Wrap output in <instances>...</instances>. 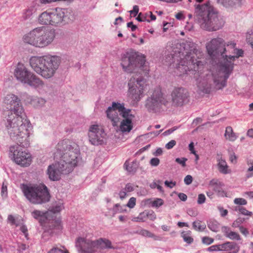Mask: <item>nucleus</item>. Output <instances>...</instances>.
<instances>
[{
  "mask_svg": "<svg viewBox=\"0 0 253 253\" xmlns=\"http://www.w3.org/2000/svg\"><path fill=\"white\" fill-rule=\"evenodd\" d=\"M193 178L191 175H186L184 179V183L186 185H189L192 182Z\"/></svg>",
  "mask_w": 253,
  "mask_h": 253,
  "instance_id": "nucleus-58",
  "label": "nucleus"
},
{
  "mask_svg": "<svg viewBox=\"0 0 253 253\" xmlns=\"http://www.w3.org/2000/svg\"><path fill=\"white\" fill-rule=\"evenodd\" d=\"M74 16L71 9L68 8H56L51 12V26L61 27L71 23Z\"/></svg>",
  "mask_w": 253,
  "mask_h": 253,
  "instance_id": "nucleus-13",
  "label": "nucleus"
},
{
  "mask_svg": "<svg viewBox=\"0 0 253 253\" xmlns=\"http://www.w3.org/2000/svg\"><path fill=\"white\" fill-rule=\"evenodd\" d=\"M241 214L245 215H249L251 216L252 215V212L250 211L246 210V208L242 207L241 209H240V212Z\"/></svg>",
  "mask_w": 253,
  "mask_h": 253,
  "instance_id": "nucleus-57",
  "label": "nucleus"
},
{
  "mask_svg": "<svg viewBox=\"0 0 253 253\" xmlns=\"http://www.w3.org/2000/svg\"><path fill=\"white\" fill-rule=\"evenodd\" d=\"M234 203L236 205H246L247 204V201L241 198H235L234 200Z\"/></svg>",
  "mask_w": 253,
  "mask_h": 253,
  "instance_id": "nucleus-44",
  "label": "nucleus"
},
{
  "mask_svg": "<svg viewBox=\"0 0 253 253\" xmlns=\"http://www.w3.org/2000/svg\"><path fill=\"white\" fill-rule=\"evenodd\" d=\"M181 236L184 241L189 245L192 244L194 241L193 238L191 237V232L189 230L182 232Z\"/></svg>",
  "mask_w": 253,
  "mask_h": 253,
  "instance_id": "nucleus-32",
  "label": "nucleus"
},
{
  "mask_svg": "<svg viewBox=\"0 0 253 253\" xmlns=\"http://www.w3.org/2000/svg\"><path fill=\"white\" fill-rule=\"evenodd\" d=\"M24 148L17 144L11 146L10 151L13 153L14 160L17 164L22 167H28L31 163L32 157L29 153L23 150Z\"/></svg>",
  "mask_w": 253,
  "mask_h": 253,
  "instance_id": "nucleus-15",
  "label": "nucleus"
},
{
  "mask_svg": "<svg viewBox=\"0 0 253 253\" xmlns=\"http://www.w3.org/2000/svg\"><path fill=\"white\" fill-rule=\"evenodd\" d=\"M164 204V201L162 199L157 198L152 202V207L158 208Z\"/></svg>",
  "mask_w": 253,
  "mask_h": 253,
  "instance_id": "nucleus-42",
  "label": "nucleus"
},
{
  "mask_svg": "<svg viewBox=\"0 0 253 253\" xmlns=\"http://www.w3.org/2000/svg\"><path fill=\"white\" fill-rule=\"evenodd\" d=\"M202 240L203 244L207 245L212 244L214 241L213 239L207 236L203 237Z\"/></svg>",
  "mask_w": 253,
  "mask_h": 253,
  "instance_id": "nucleus-46",
  "label": "nucleus"
},
{
  "mask_svg": "<svg viewBox=\"0 0 253 253\" xmlns=\"http://www.w3.org/2000/svg\"><path fill=\"white\" fill-rule=\"evenodd\" d=\"M136 204V198L134 197H131L129 199L126 206L130 208H133Z\"/></svg>",
  "mask_w": 253,
  "mask_h": 253,
  "instance_id": "nucleus-48",
  "label": "nucleus"
},
{
  "mask_svg": "<svg viewBox=\"0 0 253 253\" xmlns=\"http://www.w3.org/2000/svg\"><path fill=\"white\" fill-rule=\"evenodd\" d=\"M200 221H194L193 222V228L196 230H198L199 231H203L205 230V229L206 227V226L205 224H202L201 225Z\"/></svg>",
  "mask_w": 253,
  "mask_h": 253,
  "instance_id": "nucleus-35",
  "label": "nucleus"
},
{
  "mask_svg": "<svg viewBox=\"0 0 253 253\" xmlns=\"http://www.w3.org/2000/svg\"><path fill=\"white\" fill-rule=\"evenodd\" d=\"M145 212H141L137 217H133L131 220L134 222H144L145 220Z\"/></svg>",
  "mask_w": 253,
  "mask_h": 253,
  "instance_id": "nucleus-38",
  "label": "nucleus"
},
{
  "mask_svg": "<svg viewBox=\"0 0 253 253\" xmlns=\"http://www.w3.org/2000/svg\"><path fill=\"white\" fill-rule=\"evenodd\" d=\"M206 197L204 194H200L198 195L197 203L198 204H202L205 202Z\"/></svg>",
  "mask_w": 253,
  "mask_h": 253,
  "instance_id": "nucleus-54",
  "label": "nucleus"
},
{
  "mask_svg": "<svg viewBox=\"0 0 253 253\" xmlns=\"http://www.w3.org/2000/svg\"><path fill=\"white\" fill-rule=\"evenodd\" d=\"M14 77L21 83L35 88H42L44 83L32 72L29 71L22 64L18 63L15 69Z\"/></svg>",
  "mask_w": 253,
  "mask_h": 253,
  "instance_id": "nucleus-10",
  "label": "nucleus"
},
{
  "mask_svg": "<svg viewBox=\"0 0 253 253\" xmlns=\"http://www.w3.org/2000/svg\"><path fill=\"white\" fill-rule=\"evenodd\" d=\"M131 110L129 109H126L121 114H120L124 119H130L132 120L134 116L130 113Z\"/></svg>",
  "mask_w": 253,
  "mask_h": 253,
  "instance_id": "nucleus-34",
  "label": "nucleus"
},
{
  "mask_svg": "<svg viewBox=\"0 0 253 253\" xmlns=\"http://www.w3.org/2000/svg\"><path fill=\"white\" fill-rule=\"evenodd\" d=\"M1 195L3 198L7 197V183L3 182L1 188Z\"/></svg>",
  "mask_w": 253,
  "mask_h": 253,
  "instance_id": "nucleus-40",
  "label": "nucleus"
},
{
  "mask_svg": "<svg viewBox=\"0 0 253 253\" xmlns=\"http://www.w3.org/2000/svg\"><path fill=\"white\" fill-rule=\"evenodd\" d=\"M138 165V163L136 161H133L130 164L127 161H126L124 167L128 172L134 173L137 170Z\"/></svg>",
  "mask_w": 253,
  "mask_h": 253,
  "instance_id": "nucleus-26",
  "label": "nucleus"
},
{
  "mask_svg": "<svg viewBox=\"0 0 253 253\" xmlns=\"http://www.w3.org/2000/svg\"><path fill=\"white\" fill-rule=\"evenodd\" d=\"M187 213L191 216H196L197 215V212L193 209H189L187 210Z\"/></svg>",
  "mask_w": 253,
  "mask_h": 253,
  "instance_id": "nucleus-60",
  "label": "nucleus"
},
{
  "mask_svg": "<svg viewBox=\"0 0 253 253\" xmlns=\"http://www.w3.org/2000/svg\"><path fill=\"white\" fill-rule=\"evenodd\" d=\"M245 0H227L224 2L223 6L226 8L241 7L244 3Z\"/></svg>",
  "mask_w": 253,
  "mask_h": 253,
  "instance_id": "nucleus-28",
  "label": "nucleus"
},
{
  "mask_svg": "<svg viewBox=\"0 0 253 253\" xmlns=\"http://www.w3.org/2000/svg\"><path fill=\"white\" fill-rule=\"evenodd\" d=\"M168 103L161 89L156 88L146 100L145 106L148 112L156 113L161 111L163 106L166 107Z\"/></svg>",
  "mask_w": 253,
  "mask_h": 253,
  "instance_id": "nucleus-11",
  "label": "nucleus"
},
{
  "mask_svg": "<svg viewBox=\"0 0 253 253\" xmlns=\"http://www.w3.org/2000/svg\"><path fill=\"white\" fill-rule=\"evenodd\" d=\"M8 221L12 224V225H15L16 226L18 225V224L16 223L15 219L13 216L12 215H9L8 216L7 218Z\"/></svg>",
  "mask_w": 253,
  "mask_h": 253,
  "instance_id": "nucleus-61",
  "label": "nucleus"
},
{
  "mask_svg": "<svg viewBox=\"0 0 253 253\" xmlns=\"http://www.w3.org/2000/svg\"><path fill=\"white\" fill-rule=\"evenodd\" d=\"M187 161V159L186 158H177L175 159V162L178 164L181 165L183 167H185L186 166V162Z\"/></svg>",
  "mask_w": 253,
  "mask_h": 253,
  "instance_id": "nucleus-47",
  "label": "nucleus"
},
{
  "mask_svg": "<svg viewBox=\"0 0 253 253\" xmlns=\"http://www.w3.org/2000/svg\"><path fill=\"white\" fill-rule=\"evenodd\" d=\"M222 231L224 233V235L231 240H240L241 238L240 235L235 232L231 231L230 228L227 226H223Z\"/></svg>",
  "mask_w": 253,
  "mask_h": 253,
  "instance_id": "nucleus-24",
  "label": "nucleus"
},
{
  "mask_svg": "<svg viewBox=\"0 0 253 253\" xmlns=\"http://www.w3.org/2000/svg\"><path fill=\"white\" fill-rule=\"evenodd\" d=\"M39 22L42 25H51V12L44 11L39 16Z\"/></svg>",
  "mask_w": 253,
  "mask_h": 253,
  "instance_id": "nucleus-23",
  "label": "nucleus"
},
{
  "mask_svg": "<svg viewBox=\"0 0 253 253\" xmlns=\"http://www.w3.org/2000/svg\"><path fill=\"white\" fill-rule=\"evenodd\" d=\"M127 192H130L134 190V185L132 183H127L124 188Z\"/></svg>",
  "mask_w": 253,
  "mask_h": 253,
  "instance_id": "nucleus-51",
  "label": "nucleus"
},
{
  "mask_svg": "<svg viewBox=\"0 0 253 253\" xmlns=\"http://www.w3.org/2000/svg\"><path fill=\"white\" fill-rule=\"evenodd\" d=\"M22 190L26 198L34 204L45 203L50 198L48 188L44 184L34 186L23 184Z\"/></svg>",
  "mask_w": 253,
  "mask_h": 253,
  "instance_id": "nucleus-9",
  "label": "nucleus"
},
{
  "mask_svg": "<svg viewBox=\"0 0 253 253\" xmlns=\"http://www.w3.org/2000/svg\"><path fill=\"white\" fill-rule=\"evenodd\" d=\"M65 250L63 251L57 247H53L47 252V253H65Z\"/></svg>",
  "mask_w": 253,
  "mask_h": 253,
  "instance_id": "nucleus-50",
  "label": "nucleus"
},
{
  "mask_svg": "<svg viewBox=\"0 0 253 253\" xmlns=\"http://www.w3.org/2000/svg\"><path fill=\"white\" fill-rule=\"evenodd\" d=\"M120 128L123 132H129L132 128V120L123 119L121 123Z\"/></svg>",
  "mask_w": 253,
  "mask_h": 253,
  "instance_id": "nucleus-25",
  "label": "nucleus"
},
{
  "mask_svg": "<svg viewBox=\"0 0 253 253\" xmlns=\"http://www.w3.org/2000/svg\"><path fill=\"white\" fill-rule=\"evenodd\" d=\"M219 171L223 174H227L230 172V170L228 169V166L226 161L221 158L218 159L217 164Z\"/></svg>",
  "mask_w": 253,
  "mask_h": 253,
  "instance_id": "nucleus-27",
  "label": "nucleus"
},
{
  "mask_svg": "<svg viewBox=\"0 0 253 253\" xmlns=\"http://www.w3.org/2000/svg\"><path fill=\"white\" fill-rule=\"evenodd\" d=\"M195 21L200 27L209 31H215L224 24L223 17L209 1L203 4L195 5Z\"/></svg>",
  "mask_w": 253,
  "mask_h": 253,
  "instance_id": "nucleus-2",
  "label": "nucleus"
},
{
  "mask_svg": "<svg viewBox=\"0 0 253 253\" xmlns=\"http://www.w3.org/2000/svg\"><path fill=\"white\" fill-rule=\"evenodd\" d=\"M220 251H229L233 250L231 253H238L240 250V247L238 244L234 242H226L219 244Z\"/></svg>",
  "mask_w": 253,
  "mask_h": 253,
  "instance_id": "nucleus-22",
  "label": "nucleus"
},
{
  "mask_svg": "<svg viewBox=\"0 0 253 253\" xmlns=\"http://www.w3.org/2000/svg\"><path fill=\"white\" fill-rule=\"evenodd\" d=\"M209 185L212 187L213 191L219 197H227L226 192L223 190L224 183L218 179H212L209 182Z\"/></svg>",
  "mask_w": 253,
  "mask_h": 253,
  "instance_id": "nucleus-21",
  "label": "nucleus"
},
{
  "mask_svg": "<svg viewBox=\"0 0 253 253\" xmlns=\"http://www.w3.org/2000/svg\"><path fill=\"white\" fill-rule=\"evenodd\" d=\"M44 214L45 213L38 210H35L32 212L33 217L38 220L41 224L44 221Z\"/></svg>",
  "mask_w": 253,
  "mask_h": 253,
  "instance_id": "nucleus-30",
  "label": "nucleus"
},
{
  "mask_svg": "<svg viewBox=\"0 0 253 253\" xmlns=\"http://www.w3.org/2000/svg\"><path fill=\"white\" fill-rule=\"evenodd\" d=\"M57 153L61 155L59 162L71 172L80 160V153L78 146L72 143L69 140L60 141L56 146Z\"/></svg>",
  "mask_w": 253,
  "mask_h": 253,
  "instance_id": "nucleus-5",
  "label": "nucleus"
},
{
  "mask_svg": "<svg viewBox=\"0 0 253 253\" xmlns=\"http://www.w3.org/2000/svg\"><path fill=\"white\" fill-rule=\"evenodd\" d=\"M150 164L152 166L157 167L160 164V160L157 158H152L150 161Z\"/></svg>",
  "mask_w": 253,
  "mask_h": 253,
  "instance_id": "nucleus-53",
  "label": "nucleus"
},
{
  "mask_svg": "<svg viewBox=\"0 0 253 253\" xmlns=\"http://www.w3.org/2000/svg\"><path fill=\"white\" fill-rule=\"evenodd\" d=\"M98 243L97 240L91 241L80 237L76 241V246L80 253H93L94 248H98Z\"/></svg>",
  "mask_w": 253,
  "mask_h": 253,
  "instance_id": "nucleus-18",
  "label": "nucleus"
},
{
  "mask_svg": "<svg viewBox=\"0 0 253 253\" xmlns=\"http://www.w3.org/2000/svg\"><path fill=\"white\" fill-rule=\"evenodd\" d=\"M224 136L226 139L231 141L235 140L237 138L235 133L233 132L232 128L230 126L226 128Z\"/></svg>",
  "mask_w": 253,
  "mask_h": 253,
  "instance_id": "nucleus-31",
  "label": "nucleus"
},
{
  "mask_svg": "<svg viewBox=\"0 0 253 253\" xmlns=\"http://www.w3.org/2000/svg\"><path fill=\"white\" fill-rule=\"evenodd\" d=\"M88 136L91 144L99 145L104 143L106 133L102 126L94 125L90 126Z\"/></svg>",
  "mask_w": 253,
  "mask_h": 253,
  "instance_id": "nucleus-17",
  "label": "nucleus"
},
{
  "mask_svg": "<svg viewBox=\"0 0 253 253\" xmlns=\"http://www.w3.org/2000/svg\"><path fill=\"white\" fill-rule=\"evenodd\" d=\"M208 228L213 232H217L219 231V224L216 220H210L207 223Z\"/></svg>",
  "mask_w": 253,
  "mask_h": 253,
  "instance_id": "nucleus-33",
  "label": "nucleus"
},
{
  "mask_svg": "<svg viewBox=\"0 0 253 253\" xmlns=\"http://www.w3.org/2000/svg\"><path fill=\"white\" fill-rule=\"evenodd\" d=\"M32 69L45 79L52 77L61 63V58L57 56L45 55L33 56L30 59Z\"/></svg>",
  "mask_w": 253,
  "mask_h": 253,
  "instance_id": "nucleus-4",
  "label": "nucleus"
},
{
  "mask_svg": "<svg viewBox=\"0 0 253 253\" xmlns=\"http://www.w3.org/2000/svg\"><path fill=\"white\" fill-rule=\"evenodd\" d=\"M246 41L247 43H249L253 48V32L252 31L247 32L246 35Z\"/></svg>",
  "mask_w": 253,
  "mask_h": 253,
  "instance_id": "nucleus-39",
  "label": "nucleus"
},
{
  "mask_svg": "<svg viewBox=\"0 0 253 253\" xmlns=\"http://www.w3.org/2000/svg\"><path fill=\"white\" fill-rule=\"evenodd\" d=\"M236 43L230 42L226 43L221 38L212 39L206 44L209 55L213 60L224 63L220 66L219 70L214 74L208 75L198 84V87L204 93H210L212 89L219 90L226 85L227 80L232 73L234 64L231 62L236 58L242 57L244 51L236 48Z\"/></svg>",
  "mask_w": 253,
  "mask_h": 253,
  "instance_id": "nucleus-1",
  "label": "nucleus"
},
{
  "mask_svg": "<svg viewBox=\"0 0 253 253\" xmlns=\"http://www.w3.org/2000/svg\"><path fill=\"white\" fill-rule=\"evenodd\" d=\"M55 36L54 31L42 26L34 29L25 35L23 39L26 43L43 48L51 44Z\"/></svg>",
  "mask_w": 253,
  "mask_h": 253,
  "instance_id": "nucleus-7",
  "label": "nucleus"
},
{
  "mask_svg": "<svg viewBox=\"0 0 253 253\" xmlns=\"http://www.w3.org/2000/svg\"><path fill=\"white\" fill-rule=\"evenodd\" d=\"M139 234L143 236L153 237L154 235L149 231L145 229H142L140 231Z\"/></svg>",
  "mask_w": 253,
  "mask_h": 253,
  "instance_id": "nucleus-45",
  "label": "nucleus"
},
{
  "mask_svg": "<svg viewBox=\"0 0 253 253\" xmlns=\"http://www.w3.org/2000/svg\"><path fill=\"white\" fill-rule=\"evenodd\" d=\"M165 185L168 187H169L170 188H173L174 186H175L176 185V182H173L172 181H168V180H166L165 181Z\"/></svg>",
  "mask_w": 253,
  "mask_h": 253,
  "instance_id": "nucleus-59",
  "label": "nucleus"
},
{
  "mask_svg": "<svg viewBox=\"0 0 253 253\" xmlns=\"http://www.w3.org/2000/svg\"><path fill=\"white\" fill-rule=\"evenodd\" d=\"M127 27L131 28L132 31H134L137 28V26L133 25L132 22H130L127 23Z\"/></svg>",
  "mask_w": 253,
  "mask_h": 253,
  "instance_id": "nucleus-63",
  "label": "nucleus"
},
{
  "mask_svg": "<svg viewBox=\"0 0 253 253\" xmlns=\"http://www.w3.org/2000/svg\"><path fill=\"white\" fill-rule=\"evenodd\" d=\"M184 48L189 51L181 61V65L184 67L185 74L187 71L193 70L195 74H199V70L203 68L205 62L200 60L203 54L197 48V45L194 42L186 41L184 44Z\"/></svg>",
  "mask_w": 253,
  "mask_h": 253,
  "instance_id": "nucleus-6",
  "label": "nucleus"
},
{
  "mask_svg": "<svg viewBox=\"0 0 253 253\" xmlns=\"http://www.w3.org/2000/svg\"><path fill=\"white\" fill-rule=\"evenodd\" d=\"M126 109L124 104L116 102H113L112 106H110L107 108L106 111L107 116L111 120L112 125L114 126H118L120 119L116 110H118L120 114H121Z\"/></svg>",
  "mask_w": 253,
  "mask_h": 253,
  "instance_id": "nucleus-19",
  "label": "nucleus"
},
{
  "mask_svg": "<svg viewBox=\"0 0 253 253\" xmlns=\"http://www.w3.org/2000/svg\"><path fill=\"white\" fill-rule=\"evenodd\" d=\"M136 19L139 22L147 21L150 22V20L146 19V16H143L141 12L139 13L138 16L136 18Z\"/></svg>",
  "mask_w": 253,
  "mask_h": 253,
  "instance_id": "nucleus-49",
  "label": "nucleus"
},
{
  "mask_svg": "<svg viewBox=\"0 0 253 253\" xmlns=\"http://www.w3.org/2000/svg\"><path fill=\"white\" fill-rule=\"evenodd\" d=\"M35 12L33 8H29L26 10L23 15V18L24 20L31 19L32 17L33 14Z\"/></svg>",
  "mask_w": 253,
  "mask_h": 253,
  "instance_id": "nucleus-36",
  "label": "nucleus"
},
{
  "mask_svg": "<svg viewBox=\"0 0 253 253\" xmlns=\"http://www.w3.org/2000/svg\"><path fill=\"white\" fill-rule=\"evenodd\" d=\"M220 245H213L207 249V251L209 252L220 251Z\"/></svg>",
  "mask_w": 253,
  "mask_h": 253,
  "instance_id": "nucleus-52",
  "label": "nucleus"
},
{
  "mask_svg": "<svg viewBox=\"0 0 253 253\" xmlns=\"http://www.w3.org/2000/svg\"><path fill=\"white\" fill-rule=\"evenodd\" d=\"M176 141L174 140H171L166 144L165 147L167 149H170L176 145Z\"/></svg>",
  "mask_w": 253,
  "mask_h": 253,
  "instance_id": "nucleus-56",
  "label": "nucleus"
},
{
  "mask_svg": "<svg viewBox=\"0 0 253 253\" xmlns=\"http://www.w3.org/2000/svg\"><path fill=\"white\" fill-rule=\"evenodd\" d=\"M60 162L57 164L51 165L48 166L47 174L49 178L52 181H57L60 179L61 174L69 173L70 171H67V169Z\"/></svg>",
  "mask_w": 253,
  "mask_h": 253,
  "instance_id": "nucleus-20",
  "label": "nucleus"
},
{
  "mask_svg": "<svg viewBox=\"0 0 253 253\" xmlns=\"http://www.w3.org/2000/svg\"><path fill=\"white\" fill-rule=\"evenodd\" d=\"M30 123L26 116L15 117L13 114H8L5 123L7 132L11 139L18 145L24 147L29 146L28 128Z\"/></svg>",
  "mask_w": 253,
  "mask_h": 253,
  "instance_id": "nucleus-3",
  "label": "nucleus"
},
{
  "mask_svg": "<svg viewBox=\"0 0 253 253\" xmlns=\"http://www.w3.org/2000/svg\"><path fill=\"white\" fill-rule=\"evenodd\" d=\"M178 196L179 198L182 201H185L187 199V195L183 193H179Z\"/></svg>",
  "mask_w": 253,
  "mask_h": 253,
  "instance_id": "nucleus-64",
  "label": "nucleus"
},
{
  "mask_svg": "<svg viewBox=\"0 0 253 253\" xmlns=\"http://www.w3.org/2000/svg\"><path fill=\"white\" fill-rule=\"evenodd\" d=\"M32 102L37 107H42L44 105L46 101L42 98H36L32 100Z\"/></svg>",
  "mask_w": 253,
  "mask_h": 253,
  "instance_id": "nucleus-37",
  "label": "nucleus"
},
{
  "mask_svg": "<svg viewBox=\"0 0 253 253\" xmlns=\"http://www.w3.org/2000/svg\"><path fill=\"white\" fill-rule=\"evenodd\" d=\"M171 103L173 106H182L189 102L188 90L182 87H175L171 93Z\"/></svg>",
  "mask_w": 253,
  "mask_h": 253,
  "instance_id": "nucleus-16",
  "label": "nucleus"
},
{
  "mask_svg": "<svg viewBox=\"0 0 253 253\" xmlns=\"http://www.w3.org/2000/svg\"><path fill=\"white\" fill-rule=\"evenodd\" d=\"M4 102L8 109L6 112L7 117L8 114H13L15 117L21 115L24 117L26 116L21 101L17 96L12 94H8L5 97Z\"/></svg>",
  "mask_w": 253,
  "mask_h": 253,
  "instance_id": "nucleus-14",
  "label": "nucleus"
},
{
  "mask_svg": "<svg viewBox=\"0 0 253 253\" xmlns=\"http://www.w3.org/2000/svg\"><path fill=\"white\" fill-rule=\"evenodd\" d=\"M217 209L220 212V215L222 217H224L227 215L228 212L227 210L224 209L222 207H218Z\"/></svg>",
  "mask_w": 253,
  "mask_h": 253,
  "instance_id": "nucleus-55",
  "label": "nucleus"
},
{
  "mask_svg": "<svg viewBox=\"0 0 253 253\" xmlns=\"http://www.w3.org/2000/svg\"><path fill=\"white\" fill-rule=\"evenodd\" d=\"M145 81L142 77H132L128 83V96L133 102L137 103L143 96Z\"/></svg>",
  "mask_w": 253,
  "mask_h": 253,
  "instance_id": "nucleus-12",
  "label": "nucleus"
},
{
  "mask_svg": "<svg viewBox=\"0 0 253 253\" xmlns=\"http://www.w3.org/2000/svg\"><path fill=\"white\" fill-rule=\"evenodd\" d=\"M145 218L146 217H148L151 220H154L156 219V215L153 211H145Z\"/></svg>",
  "mask_w": 253,
  "mask_h": 253,
  "instance_id": "nucleus-43",
  "label": "nucleus"
},
{
  "mask_svg": "<svg viewBox=\"0 0 253 253\" xmlns=\"http://www.w3.org/2000/svg\"><path fill=\"white\" fill-rule=\"evenodd\" d=\"M121 66L125 72L131 73L139 68L148 74L149 70L146 65L145 57L133 50L124 54L122 57Z\"/></svg>",
  "mask_w": 253,
  "mask_h": 253,
  "instance_id": "nucleus-8",
  "label": "nucleus"
},
{
  "mask_svg": "<svg viewBox=\"0 0 253 253\" xmlns=\"http://www.w3.org/2000/svg\"><path fill=\"white\" fill-rule=\"evenodd\" d=\"M98 243V248L100 249H112L113 247L111 246V242L109 240L106 239L100 238L97 240Z\"/></svg>",
  "mask_w": 253,
  "mask_h": 253,
  "instance_id": "nucleus-29",
  "label": "nucleus"
},
{
  "mask_svg": "<svg viewBox=\"0 0 253 253\" xmlns=\"http://www.w3.org/2000/svg\"><path fill=\"white\" fill-rule=\"evenodd\" d=\"M27 248V246L26 244L22 243H19L18 244V250L20 252H22L25 251Z\"/></svg>",
  "mask_w": 253,
  "mask_h": 253,
  "instance_id": "nucleus-62",
  "label": "nucleus"
},
{
  "mask_svg": "<svg viewBox=\"0 0 253 253\" xmlns=\"http://www.w3.org/2000/svg\"><path fill=\"white\" fill-rule=\"evenodd\" d=\"M112 212V216H114L117 213L121 212L122 211V209L119 204H116L113 208L111 210Z\"/></svg>",
  "mask_w": 253,
  "mask_h": 253,
  "instance_id": "nucleus-41",
  "label": "nucleus"
}]
</instances>
